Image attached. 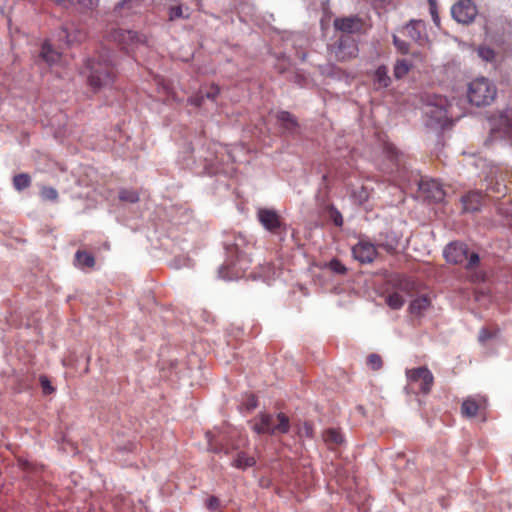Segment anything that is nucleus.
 Returning a JSON list of instances; mask_svg holds the SVG:
<instances>
[{
  "label": "nucleus",
  "instance_id": "nucleus-44",
  "mask_svg": "<svg viewBox=\"0 0 512 512\" xmlns=\"http://www.w3.org/2000/svg\"><path fill=\"white\" fill-rule=\"evenodd\" d=\"M40 385L44 394L48 395L54 392V388L46 376H40Z\"/></svg>",
  "mask_w": 512,
  "mask_h": 512
},
{
  "label": "nucleus",
  "instance_id": "nucleus-49",
  "mask_svg": "<svg viewBox=\"0 0 512 512\" xmlns=\"http://www.w3.org/2000/svg\"><path fill=\"white\" fill-rule=\"evenodd\" d=\"M257 406L256 400L254 398H251L249 402L247 403L248 409H254Z\"/></svg>",
  "mask_w": 512,
  "mask_h": 512
},
{
  "label": "nucleus",
  "instance_id": "nucleus-34",
  "mask_svg": "<svg viewBox=\"0 0 512 512\" xmlns=\"http://www.w3.org/2000/svg\"><path fill=\"white\" fill-rule=\"evenodd\" d=\"M119 199L123 202L136 203L139 200V195L134 190L123 189L119 192Z\"/></svg>",
  "mask_w": 512,
  "mask_h": 512
},
{
  "label": "nucleus",
  "instance_id": "nucleus-43",
  "mask_svg": "<svg viewBox=\"0 0 512 512\" xmlns=\"http://www.w3.org/2000/svg\"><path fill=\"white\" fill-rule=\"evenodd\" d=\"M496 336V332H492L486 328H482L480 333H479V336H478V340L480 343L484 344L486 343L489 339H492Z\"/></svg>",
  "mask_w": 512,
  "mask_h": 512
},
{
  "label": "nucleus",
  "instance_id": "nucleus-10",
  "mask_svg": "<svg viewBox=\"0 0 512 512\" xmlns=\"http://www.w3.org/2000/svg\"><path fill=\"white\" fill-rule=\"evenodd\" d=\"M407 377L411 382H421L420 389L424 394L430 392L433 384V375L426 367H419L407 371Z\"/></svg>",
  "mask_w": 512,
  "mask_h": 512
},
{
  "label": "nucleus",
  "instance_id": "nucleus-11",
  "mask_svg": "<svg viewBox=\"0 0 512 512\" xmlns=\"http://www.w3.org/2000/svg\"><path fill=\"white\" fill-rule=\"evenodd\" d=\"M258 219L260 223L270 232L280 233L283 228V224L278 214L274 210L259 209Z\"/></svg>",
  "mask_w": 512,
  "mask_h": 512
},
{
  "label": "nucleus",
  "instance_id": "nucleus-3",
  "mask_svg": "<svg viewBox=\"0 0 512 512\" xmlns=\"http://www.w3.org/2000/svg\"><path fill=\"white\" fill-rule=\"evenodd\" d=\"M496 94V86L485 77L477 78L468 84V100L477 107L490 105Z\"/></svg>",
  "mask_w": 512,
  "mask_h": 512
},
{
  "label": "nucleus",
  "instance_id": "nucleus-36",
  "mask_svg": "<svg viewBox=\"0 0 512 512\" xmlns=\"http://www.w3.org/2000/svg\"><path fill=\"white\" fill-rule=\"evenodd\" d=\"M40 195L44 200L57 201L58 192L53 187L42 186Z\"/></svg>",
  "mask_w": 512,
  "mask_h": 512
},
{
  "label": "nucleus",
  "instance_id": "nucleus-5",
  "mask_svg": "<svg viewBox=\"0 0 512 512\" xmlns=\"http://www.w3.org/2000/svg\"><path fill=\"white\" fill-rule=\"evenodd\" d=\"M420 197L429 202H442L446 196L443 185L435 179L415 180Z\"/></svg>",
  "mask_w": 512,
  "mask_h": 512
},
{
  "label": "nucleus",
  "instance_id": "nucleus-28",
  "mask_svg": "<svg viewBox=\"0 0 512 512\" xmlns=\"http://www.w3.org/2000/svg\"><path fill=\"white\" fill-rule=\"evenodd\" d=\"M323 438L328 444L340 445L343 443L342 435L339 431L333 428L327 429L323 434Z\"/></svg>",
  "mask_w": 512,
  "mask_h": 512
},
{
  "label": "nucleus",
  "instance_id": "nucleus-46",
  "mask_svg": "<svg viewBox=\"0 0 512 512\" xmlns=\"http://www.w3.org/2000/svg\"><path fill=\"white\" fill-rule=\"evenodd\" d=\"M428 2L433 22L438 26L440 19L437 12V0H428Z\"/></svg>",
  "mask_w": 512,
  "mask_h": 512
},
{
  "label": "nucleus",
  "instance_id": "nucleus-18",
  "mask_svg": "<svg viewBox=\"0 0 512 512\" xmlns=\"http://www.w3.org/2000/svg\"><path fill=\"white\" fill-rule=\"evenodd\" d=\"M255 464L256 459L243 451H237L232 455L231 466L237 469L246 470L247 468L253 467Z\"/></svg>",
  "mask_w": 512,
  "mask_h": 512
},
{
  "label": "nucleus",
  "instance_id": "nucleus-23",
  "mask_svg": "<svg viewBox=\"0 0 512 512\" xmlns=\"http://www.w3.org/2000/svg\"><path fill=\"white\" fill-rule=\"evenodd\" d=\"M75 265L79 268H91L95 265V259L92 254L86 251L78 250L74 258Z\"/></svg>",
  "mask_w": 512,
  "mask_h": 512
},
{
  "label": "nucleus",
  "instance_id": "nucleus-9",
  "mask_svg": "<svg viewBox=\"0 0 512 512\" xmlns=\"http://www.w3.org/2000/svg\"><path fill=\"white\" fill-rule=\"evenodd\" d=\"M336 31L342 32L343 35L359 34L363 29V21L358 16H348L336 18L333 22Z\"/></svg>",
  "mask_w": 512,
  "mask_h": 512
},
{
  "label": "nucleus",
  "instance_id": "nucleus-47",
  "mask_svg": "<svg viewBox=\"0 0 512 512\" xmlns=\"http://www.w3.org/2000/svg\"><path fill=\"white\" fill-rule=\"evenodd\" d=\"M100 0H78L79 5L86 10H93L99 5Z\"/></svg>",
  "mask_w": 512,
  "mask_h": 512
},
{
  "label": "nucleus",
  "instance_id": "nucleus-7",
  "mask_svg": "<svg viewBox=\"0 0 512 512\" xmlns=\"http://www.w3.org/2000/svg\"><path fill=\"white\" fill-rule=\"evenodd\" d=\"M477 13V8L471 0H460L451 8L453 19L464 25L472 23Z\"/></svg>",
  "mask_w": 512,
  "mask_h": 512
},
{
  "label": "nucleus",
  "instance_id": "nucleus-29",
  "mask_svg": "<svg viewBox=\"0 0 512 512\" xmlns=\"http://www.w3.org/2000/svg\"><path fill=\"white\" fill-rule=\"evenodd\" d=\"M385 302L391 309L397 310L404 305L405 300L398 292H393L386 296Z\"/></svg>",
  "mask_w": 512,
  "mask_h": 512
},
{
  "label": "nucleus",
  "instance_id": "nucleus-24",
  "mask_svg": "<svg viewBox=\"0 0 512 512\" xmlns=\"http://www.w3.org/2000/svg\"><path fill=\"white\" fill-rule=\"evenodd\" d=\"M40 56L49 65L57 63L60 59V53L53 50L51 45L47 42L42 45Z\"/></svg>",
  "mask_w": 512,
  "mask_h": 512
},
{
  "label": "nucleus",
  "instance_id": "nucleus-21",
  "mask_svg": "<svg viewBox=\"0 0 512 512\" xmlns=\"http://www.w3.org/2000/svg\"><path fill=\"white\" fill-rule=\"evenodd\" d=\"M220 90L217 86L212 85L208 90L200 91L199 94L191 98V103L197 107H201L204 104L205 99L214 101L218 96Z\"/></svg>",
  "mask_w": 512,
  "mask_h": 512
},
{
  "label": "nucleus",
  "instance_id": "nucleus-31",
  "mask_svg": "<svg viewBox=\"0 0 512 512\" xmlns=\"http://www.w3.org/2000/svg\"><path fill=\"white\" fill-rule=\"evenodd\" d=\"M478 409H479V405L472 399H466L462 403V407H461L462 414L467 417L476 416Z\"/></svg>",
  "mask_w": 512,
  "mask_h": 512
},
{
  "label": "nucleus",
  "instance_id": "nucleus-4",
  "mask_svg": "<svg viewBox=\"0 0 512 512\" xmlns=\"http://www.w3.org/2000/svg\"><path fill=\"white\" fill-rule=\"evenodd\" d=\"M245 243V239L242 236L236 238L235 243L227 245L228 255L232 256L235 254L237 262L229 260L226 264H223L219 268V277L224 280H233L242 276L245 267L242 265L243 256L241 246Z\"/></svg>",
  "mask_w": 512,
  "mask_h": 512
},
{
  "label": "nucleus",
  "instance_id": "nucleus-48",
  "mask_svg": "<svg viewBox=\"0 0 512 512\" xmlns=\"http://www.w3.org/2000/svg\"><path fill=\"white\" fill-rule=\"evenodd\" d=\"M487 189L489 191L495 192L498 195H504L506 193V186L502 185V184H500L498 182L495 185H493V186H489Z\"/></svg>",
  "mask_w": 512,
  "mask_h": 512
},
{
  "label": "nucleus",
  "instance_id": "nucleus-50",
  "mask_svg": "<svg viewBox=\"0 0 512 512\" xmlns=\"http://www.w3.org/2000/svg\"><path fill=\"white\" fill-rule=\"evenodd\" d=\"M368 198L367 192L363 189L360 193V201H365Z\"/></svg>",
  "mask_w": 512,
  "mask_h": 512
},
{
  "label": "nucleus",
  "instance_id": "nucleus-22",
  "mask_svg": "<svg viewBox=\"0 0 512 512\" xmlns=\"http://www.w3.org/2000/svg\"><path fill=\"white\" fill-rule=\"evenodd\" d=\"M424 24L422 21L411 20L404 28L408 37L418 42L423 37Z\"/></svg>",
  "mask_w": 512,
  "mask_h": 512
},
{
  "label": "nucleus",
  "instance_id": "nucleus-12",
  "mask_svg": "<svg viewBox=\"0 0 512 512\" xmlns=\"http://www.w3.org/2000/svg\"><path fill=\"white\" fill-rule=\"evenodd\" d=\"M84 37V32L77 28L73 22L63 26L57 34L58 41L67 46L80 42Z\"/></svg>",
  "mask_w": 512,
  "mask_h": 512
},
{
  "label": "nucleus",
  "instance_id": "nucleus-8",
  "mask_svg": "<svg viewBox=\"0 0 512 512\" xmlns=\"http://www.w3.org/2000/svg\"><path fill=\"white\" fill-rule=\"evenodd\" d=\"M446 103V99L435 96L426 104L424 113L437 124L444 125L448 120Z\"/></svg>",
  "mask_w": 512,
  "mask_h": 512
},
{
  "label": "nucleus",
  "instance_id": "nucleus-15",
  "mask_svg": "<svg viewBox=\"0 0 512 512\" xmlns=\"http://www.w3.org/2000/svg\"><path fill=\"white\" fill-rule=\"evenodd\" d=\"M269 428H271V431H268L270 435L287 433L290 429L288 417L284 413L277 414L276 419L270 415Z\"/></svg>",
  "mask_w": 512,
  "mask_h": 512
},
{
  "label": "nucleus",
  "instance_id": "nucleus-42",
  "mask_svg": "<svg viewBox=\"0 0 512 512\" xmlns=\"http://www.w3.org/2000/svg\"><path fill=\"white\" fill-rule=\"evenodd\" d=\"M367 364L373 370H378L382 366V359L378 354H370L367 358Z\"/></svg>",
  "mask_w": 512,
  "mask_h": 512
},
{
  "label": "nucleus",
  "instance_id": "nucleus-32",
  "mask_svg": "<svg viewBox=\"0 0 512 512\" xmlns=\"http://www.w3.org/2000/svg\"><path fill=\"white\" fill-rule=\"evenodd\" d=\"M410 70V64L407 60H398L394 65V76L397 79L403 78Z\"/></svg>",
  "mask_w": 512,
  "mask_h": 512
},
{
  "label": "nucleus",
  "instance_id": "nucleus-14",
  "mask_svg": "<svg viewBox=\"0 0 512 512\" xmlns=\"http://www.w3.org/2000/svg\"><path fill=\"white\" fill-rule=\"evenodd\" d=\"M483 196L478 191H472L462 196V210L465 213L479 212L482 206Z\"/></svg>",
  "mask_w": 512,
  "mask_h": 512
},
{
  "label": "nucleus",
  "instance_id": "nucleus-35",
  "mask_svg": "<svg viewBox=\"0 0 512 512\" xmlns=\"http://www.w3.org/2000/svg\"><path fill=\"white\" fill-rule=\"evenodd\" d=\"M478 56L486 62H492L495 60L496 53L489 47L481 46L478 49Z\"/></svg>",
  "mask_w": 512,
  "mask_h": 512
},
{
  "label": "nucleus",
  "instance_id": "nucleus-16",
  "mask_svg": "<svg viewBox=\"0 0 512 512\" xmlns=\"http://www.w3.org/2000/svg\"><path fill=\"white\" fill-rule=\"evenodd\" d=\"M111 37L121 45H128L134 42H142L141 36L134 31L118 29L113 31Z\"/></svg>",
  "mask_w": 512,
  "mask_h": 512
},
{
  "label": "nucleus",
  "instance_id": "nucleus-45",
  "mask_svg": "<svg viewBox=\"0 0 512 512\" xmlns=\"http://www.w3.org/2000/svg\"><path fill=\"white\" fill-rule=\"evenodd\" d=\"M206 507L207 509H209L211 512H217L219 511L220 509V500L215 497V496H211L207 501H206Z\"/></svg>",
  "mask_w": 512,
  "mask_h": 512
},
{
  "label": "nucleus",
  "instance_id": "nucleus-41",
  "mask_svg": "<svg viewBox=\"0 0 512 512\" xmlns=\"http://www.w3.org/2000/svg\"><path fill=\"white\" fill-rule=\"evenodd\" d=\"M328 267L333 272L343 275L346 273V267L337 259H333L328 263Z\"/></svg>",
  "mask_w": 512,
  "mask_h": 512
},
{
  "label": "nucleus",
  "instance_id": "nucleus-25",
  "mask_svg": "<svg viewBox=\"0 0 512 512\" xmlns=\"http://www.w3.org/2000/svg\"><path fill=\"white\" fill-rule=\"evenodd\" d=\"M430 305V300L427 296H421L414 299L410 304V312L415 315H420Z\"/></svg>",
  "mask_w": 512,
  "mask_h": 512
},
{
  "label": "nucleus",
  "instance_id": "nucleus-1",
  "mask_svg": "<svg viewBox=\"0 0 512 512\" xmlns=\"http://www.w3.org/2000/svg\"><path fill=\"white\" fill-rule=\"evenodd\" d=\"M115 59L111 51L103 47L97 56L86 61L83 73L90 87L99 90L110 85L114 78Z\"/></svg>",
  "mask_w": 512,
  "mask_h": 512
},
{
  "label": "nucleus",
  "instance_id": "nucleus-39",
  "mask_svg": "<svg viewBox=\"0 0 512 512\" xmlns=\"http://www.w3.org/2000/svg\"><path fill=\"white\" fill-rule=\"evenodd\" d=\"M503 121L505 125V132L512 141V109L506 111L503 116Z\"/></svg>",
  "mask_w": 512,
  "mask_h": 512
},
{
  "label": "nucleus",
  "instance_id": "nucleus-40",
  "mask_svg": "<svg viewBox=\"0 0 512 512\" xmlns=\"http://www.w3.org/2000/svg\"><path fill=\"white\" fill-rule=\"evenodd\" d=\"M393 44L397 48L398 51H400L402 54H408L409 53V44L397 37L396 35H393Z\"/></svg>",
  "mask_w": 512,
  "mask_h": 512
},
{
  "label": "nucleus",
  "instance_id": "nucleus-20",
  "mask_svg": "<svg viewBox=\"0 0 512 512\" xmlns=\"http://www.w3.org/2000/svg\"><path fill=\"white\" fill-rule=\"evenodd\" d=\"M277 120L287 133H294L298 127L296 118L287 111H279L276 114Z\"/></svg>",
  "mask_w": 512,
  "mask_h": 512
},
{
  "label": "nucleus",
  "instance_id": "nucleus-38",
  "mask_svg": "<svg viewBox=\"0 0 512 512\" xmlns=\"http://www.w3.org/2000/svg\"><path fill=\"white\" fill-rule=\"evenodd\" d=\"M330 220L338 227L343 225V218L341 213L335 208L330 207L328 210Z\"/></svg>",
  "mask_w": 512,
  "mask_h": 512
},
{
  "label": "nucleus",
  "instance_id": "nucleus-27",
  "mask_svg": "<svg viewBox=\"0 0 512 512\" xmlns=\"http://www.w3.org/2000/svg\"><path fill=\"white\" fill-rule=\"evenodd\" d=\"M31 184V177L27 173H20L13 177V186L16 190L22 191Z\"/></svg>",
  "mask_w": 512,
  "mask_h": 512
},
{
  "label": "nucleus",
  "instance_id": "nucleus-17",
  "mask_svg": "<svg viewBox=\"0 0 512 512\" xmlns=\"http://www.w3.org/2000/svg\"><path fill=\"white\" fill-rule=\"evenodd\" d=\"M377 246L388 253H393L398 247V238L393 232L380 233L376 240Z\"/></svg>",
  "mask_w": 512,
  "mask_h": 512
},
{
  "label": "nucleus",
  "instance_id": "nucleus-33",
  "mask_svg": "<svg viewBox=\"0 0 512 512\" xmlns=\"http://www.w3.org/2000/svg\"><path fill=\"white\" fill-rule=\"evenodd\" d=\"M141 4V0H120L114 10L115 12L121 13L123 10H133Z\"/></svg>",
  "mask_w": 512,
  "mask_h": 512
},
{
  "label": "nucleus",
  "instance_id": "nucleus-30",
  "mask_svg": "<svg viewBox=\"0 0 512 512\" xmlns=\"http://www.w3.org/2000/svg\"><path fill=\"white\" fill-rule=\"evenodd\" d=\"M387 153L389 157L395 162L397 170L401 171L406 169L405 163L403 161V155L395 147L389 146Z\"/></svg>",
  "mask_w": 512,
  "mask_h": 512
},
{
  "label": "nucleus",
  "instance_id": "nucleus-13",
  "mask_svg": "<svg viewBox=\"0 0 512 512\" xmlns=\"http://www.w3.org/2000/svg\"><path fill=\"white\" fill-rule=\"evenodd\" d=\"M354 257L362 263H371L377 254L374 244L369 242H360L353 247Z\"/></svg>",
  "mask_w": 512,
  "mask_h": 512
},
{
  "label": "nucleus",
  "instance_id": "nucleus-19",
  "mask_svg": "<svg viewBox=\"0 0 512 512\" xmlns=\"http://www.w3.org/2000/svg\"><path fill=\"white\" fill-rule=\"evenodd\" d=\"M373 83L376 89H385L390 86L391 78L388 75V68L386 66L381 65L376 69Z\"/></svg>",
  "mask_w": 512,
  "mask_h": 512
},
{
  "label": "nucleus",
  "instance_id": "nucleus-2",
  "mask_svg": "<svg viewBox=\"0 0 512 512\" xmlns=\"http://www.w3.org/2000/svg\"><path fill=\"white\" fill-rule=\"evenodd\" d=\"M443 255L448 263L463 265L467 270L475 269L480 263L479 255L469 252L467 245L462 242L449 243L445 247Z\"/></svg>",
  "mask_w": 512,
  "mask_h": 512
},
{
  "label": "nucleus",
  "instance_id": "nucleus-26",
  "mask_svg": "<svg viewBox=\"0 0 512 512\" xmlns=\"http://www.w3.org/2000/svg\"><path fill=\"white\" fill-rule=\"evenodd\" d=\"M258 419L259 421L253 425V430L257 434H268V431H271L269 428L270 414H260Z\"/></svg>",
  "mask_w": 512,
  "mask_h": 512
},
{
  "label": "nucleus",
  "instance_id": "nucleus-37",
  "mask_svg": "<svg viewBox=\"0 0 512 512\" xmlns=\"http://www.w3.org/2000/svg\"><path fill=\"white\" fill-rule=\"evenodd\" d=\"M179 18H189V14H184L181 6H174L169 9V20L174 21Z\"/></svg>",
  "mask_w": 512,
  "mask_h": 512
},
{
  "label": "nucleus",
  "instance_id": "nucleus-6",
  "mask_svg": "<svg viewBox=\"0 0 512 512\" xmlns=\"http://www.w3.org/2000/svg\"><path fill=\"white\" fill-rule=\"evenodd\" d=\"M330 51L334 53L337 60L347 61L358 55V46L352 36L341 35L336 42L330 46Z\"/></svg>",
  "mask_w": 512,
  "mask_h": 512
}]
</instances>
